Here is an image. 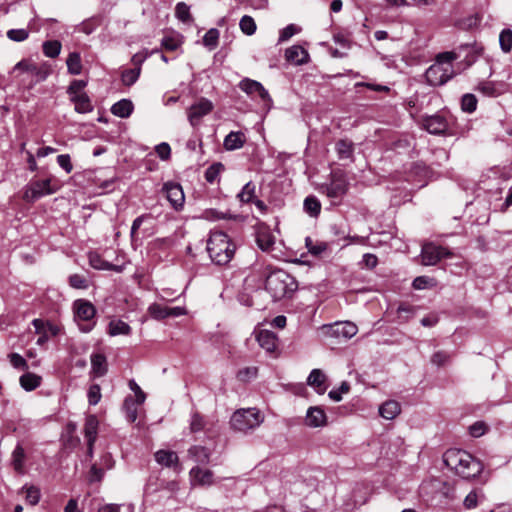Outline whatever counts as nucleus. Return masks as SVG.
Here are the masks:
<instances>
[{
	"mask_svg": "<svg viewBox=\"0 0 512 512\" xmlns=\"http://www.w3.org/2000/svg\"><path fill=\"white\" fill-rule=\"evenodd\" d=\"M138 404L132 397H127L124 401L126 417L130 422H135L138 417Z\"/></svg>",
	"mask_w": 512,
	"mask_h": 512,
	"instance_id": "40",
	"label": "nucleus"
},
{
	"mask_svg": "<svg viewBox=\"0 0 512 512\" xmlns=\"http://www.w3.org/2000/svg\"><path fill=\"white\" fill-rule=\"evenodd\" d=\"M89 263H90V265L93 268L98 269V270H115V271H119V269L115 265L109 263L108 261H105L97 253H90V255H89Z\"/></svg>",
	"mask_w": 512,
	"mask_h": 512,
	"instance_id": "35",
	"label": "nucleus"
},
{
	"mask_svg": "<svg viewBox=\"0 0 512 512\" xmlns=\"http://www.w3.org/2000/svg\"><path fill=\"white\" fill-rule=\"evenodd\" d=\"M107 372V360L105 355L94 353L91 355V373L95 377H102Z\"/></svg>",
	"mask_w": 512,
	"mask_h": 512,
	"instance_id": "25",
	"label": "nucleus"
},
{
	"mask_svg": "<svg viewBox=\"0 0 512 512\" xmlns=\"http://www.w3.org/2000/svg\"><path fill=\"white\" fill-rule=\"evenodd\" d=\"M182 44V36L177 33H172L163 37L161 45L168 51H175Z\"/></svg>",
	"mask_w": 512,
	"mask_h": 512,
	"instance_id": "36",
	"label": "nucleus"
},
{
	"mask_svg": "<svg viewBox=\"0 0 512 512\" xmlns=\"http://www.w3.org/2000/svg\"><path fill=\"white\" fill-rule=\"evenodd\" d=\"M224 170V165L220 162L209 166L205 171V179L209 183H214L219 174Z\"/></svg>",
	"mask_w": 512,
	"mask_h": 512,
	"instance_id": "47",
	"label": "nucleus"
},
{
	"mask_svg": "<svg viewBox=\"0 0 512 512\" xmlns=\"http://www.w3.org/2000/svg\"><path fill=\"white\" fill-rule=\"evenodd\" d=\"M30 73L36 77V82H41L47 79L51 73V69L48 65L37 66L33 64Z\"/></svg>",
	"mask_w": 512,
	"mask_h": 512,
	"instance_id": "48",
	"label": "nucleus"
},
{
	"mask_svg": "<svg viewBox=\"0 0 512 512\" xmlns=\"http://www.w3.org/2000/svg\"><path fill=\"white\" fill-rule=\"evenodd\" d=\"M350 389V386L347 382H342L340 387L337 390H331L328 393V396L331 400L335 402H339L342 399V394L347 393Z\"/></svg>",
	"mask_w": 512,
	"mask_h": 512,
	"instance_id": "57",
	"label": "nucleus"
},
{
	"mask_svg": "<svg viewBox=\"0 0 512 512\" xmlns=\"http://www.w3.org/2000/svg\"><path fill=\"white\" fill-rule=\"evenodd\" d=\"M452 255V252L447 248L435 245L433 243H427L423 245L421 251L422 264L424 265H435L441 259L448 258Z\"/></svg>",
	"mask_w": 512,
	"mask_h": 512,
	"instance_id": "10",
	"label": "nucleus"
},
{
	"mask_svg": "<svg viewBox=\"0 0 512 512\" xmlns=\"http://www.w3.org/2000/svg\"><path fill=\"white\" fill-rule=\"evenodd\" d=\"M148 312L151 317L156 320L165 319L168 317H178L185 314L183 307H169L161 304L154 303L149 306Z\"/></svg>",
	"mask_w": 512,
	"mask_h": 512,
	"instance_id": "14",
	"label": "nucleus"
},
{
	"mask_svg": "<svg viewBox=\"0 0 512 512\" xmlns=\"http://www.w3.org/2000/svg\"><path fill=\"white\" fill-rule=\"evenodd\" d=\"M348 181L342 171H333L328 184L321 186V191L331 199H340L348 191Z\"/></svg>",
	"mask_w": 512,
	"mask_h": 512,
	"instance_id": "8",
	"label": "nucleus"
},
{
	"mask_svg": "<svg viewBox=\"0 0 512 512\" xmlns=\"http://www.w3.org/2000/svg\"><path fill=\"white\" fill-rule=\"evenodd\" d=\"M301 28L295 24H289L279 32L278 43L288 41L292 36L298 34Z\"/></svg>",
	"mask_w": 512,
	"mask_h": 512,
	"instance_id": "49",
	"label": "nucleus"
},
{
	"mask_svg": "<svg viewBox=\"0 0 512 512\" xmlns=\"http://www.w3.org/2000/svg\"><path fill=\"white\" fill-rule=\"evenodd\" d=\"M154 457L155 461L161 466L174 468L177 472L182 470V467L179 465V457L174 451L161 449L155 453Z\"/></svg>",
	"mask_w": 512,
	"mask_h": 512,
	"instance_id": "17",
	"label": "nucleus"
},
{
	"mask_svg": "<svg viewBox=\"0 0 512 512\" xmlns=\"http://www.w3.org/2000/svg\"><path fill=\"white\" fill-rule=\"evenodd\" d=\"M206 248L213 263L226 265L234 257L236 244L225 232L211 231Z\"/></svg>",
	"mask_w": 512,
	"mask_h": 512,
	"instance_id": "2",
	"label": "nucleus"
},
{
	"mask_svg": "<svg viewBox=\"0 0 512 512\" xmlns=\"http://www.w3.org/2000/svg\"><path fill=\"white\" fill-rule=\"evenodd\" d=\"M175 15L183 23H191L193 21L190 14V7L184 2L176 4Z\"/></svg>",
	"mask_w": 512,
	"mask_h": 512,
	"instance_id": "42",
	"label": "nucleus"
},
{
	"mask_svg": "<svg viewBox=\"0 0 512 512\" xmlns=\"http://www.w3.org/2000/svg\"><path fill=\"white\" fill-rule=\"evenodd\" d=\"M98 419L95 415H88L84 425V436L86 441H96L98 433Z\"/></svg>",
	"mask_w": 512,
	"mask_h": 512,
	"instance_id": "30",
	"label": "nucleus"
},
{
	"mask_svg": "<svg viewBox=\"0 0 512 512\" xmlns=\"http://www.w3.org/2000/svg\"><path fill=\"white\" fill-rule=\"evenodd\" d=\"M70 100L74 103L75 111L78 113H88L93 110L91 100L86 93L79 96H72Z\"/></svg>",
	"mask_w": 512,
	"mask_h": 512,
	"instance_id": "32",
	"label": "nucleus"
},
{
	"mask_svg": "<svg viewBox=\"0 0 512 512\" xmlns=\"http://www.w3.org/2000/svg\"><path fill=\"white\" fill-rule=\"evenodd\" d=\"M305 244L308 249V252L314 256H320L328 248V245L326 242H323V241L314 242L310 237H307L305 239Z\"/></svg>",
	"mask_w": 512,
	"mask_h": 512,
	"instance_id": "39",
	"label": "nucleus"
},
{
	"mask_svg": "<svg viewBox=\"0 0 512 512\" xmlns=\"http://www.w3.org/2000/svg\"><path fill=\"white\" fill-rule=\"evenodd\" d=\"M462 110L468 113H472L477 108V99L473 94H465L461 100Z\"/></svg>",
	"mask_w": 512,
	"mask_h": 512,
	"instance_id": "53",
	"label": "nucleus"
},
{
	"mask_svg": "<svg viewBox=\"0 0 512 512\" xmlns=\"http://www.w3.org/2000/svg\"><path fill=\"white\" fill-rule=\"evenodd\" d=\"M241 31L246 35H253L256 32V23L254 19L248 15H244L239 23Z\"/></svg>",
	"mask_w": 512,
	"mask_h": 512,
	"instance_id": "46",
	"label": "nucleus"
},
{
	"mask_svg": "<svg viewBox=\"0 0 512 512\" xmlns=\"http://www.w3.org/2000/svg\"><path fill=\"white\" fill-rule=\"evenodd\" d=\"M86 85L87 82L84 80H73L67 89V93L69 94L70 99L72 98V96H79L81 94H85L83 90L86 87Z\"/></svg>",
	"mask_w": 512,
	"mask_h": 512,
	"instance_id": "54",
	"label": "nucleus"
},
{
	"mask_svg": "<svg viewBox=\"0 0 512 512\" xmlns=\"http://www.w3.org/2000/svg\"><path fill=\"white\" fill-rule=\"evenodd\" d=\"M167 200L175 210H181L185 202V195L179 183L167 182L163 185Z\"/></svg>",
	"mask_w": 512,
	"mask_h": 512,
	"instance_id": "13",
	"label": "nucleus"
},
{
	"mask_svg": "<svg viewBox=\"0 0 512 512\" xmlns=\"http://www.w3.org/2000/svg\"><path fill=\"white\" fill-rule=\"evenodd\" d=\"M286 60L296 65H303L309 61V54L300 45H293L285 51Z\"/></svg>",
	"mask_w": 512,
	"mask_h": 512,
	"instance_id": "20",
	"label": "nucleus"
},
{
	"mask_svg": "<svg viewBox=\"0 0 512 512\" xmlns=\"http://www.w3.org/2000/svg\"><path fill=\"white\" fill-rule=\"evenodd\" d=\"M129 388L135 393L134 401H136L138 404H143L145 399H146V395L141 390L139 385L134 380H130L129 381Z\"/></svg>",
	"mask_w": 512,
	"mask_h": 512,
	"instance_id": "63",
	"label": "nucleus"
},
{
	"mask_svg": "<svg viewBox=\"0 0 512 512\" xmlns=\"http://www.w3.org/2000/svg\"><path fill=\"white\" fill-rule=\"evenodd\" d=\"M188 458L197 464L206 465L210 462L211 451L201 445H193L187 451Z\"/></svg>",
	"mask_w": 512,
	"mask_h": 512,
	"instance_id": "21",
	"label": "nucleus"
},
{
	"mask_svg": "<svg viewBox=\"0 0 512 512\" xmlns=\"http://www.w3.org/2000/svg\"><path fill=\"white\" fill-rule=\"evenodd\" d=\"M68 73L79 75L82 72L81 56L78 52H71L66 60Z\"/></svg>",
	"mask_w": 512,
	"mask_h": 512,
	"instance_id": "33",
	"label": "nucleus"
},
{
	"mask_svg": "<svg viewBox=\"0 0 512 512\" xmlns=\"http://www.w3.org/2000/svg\"><path fill=\"white\" fill-rule=\"evenodd\" d=\"M263 416L256 408L239 409L231 417V426L239 432H247L260 426Z\"/></svg>",
	"mask_w": 512,
	"mask_h": 512,
	"instance_id": "5",
	"label": "nucleus"
},
{
	"mask_svg": "<svg viewBox=\"0 0 512 512\" xmlns=\"http://www.w3.org/2000/svg\"><path fill=\"white\" fill-rule=\"evenodd\" d=\"M42 377L32 373L26 372L19 378V384L25 391H33L41 385Z\"/></svg>",
	"mask_w": 512,
	"mask_h": 512,
	"instance_id": "26",
	"label": "nucleus"
},
{
	"mask_svg": "<svg viewBox=\"0 0 512 512\" xmlns=\"http://www.w3.org/2000/svg\"><path fill=\"white\" fill-rule=\"evenodd\" d=\"M335 150L340 160L353 161L354 144L348 139H340L335 144Z\"/></svg>",
	"mask_w": 512,
	"mask_h": 512,
	"instance_id": "24",
	"label": "nucleus"
},
{
	"mask_svg": "<svg viewBox=\"0 0 512 512\" xmlns=\"http://www.w3.org/2000/svg\"><path fill=\"white\" fill-rule=\"evenodd\" d=\"M12 464L18 474L25 473V451L20 444H17L12 452Z\"/></svg>",
	"mask_w": 512,
	"mask_h": 512,
	"instance_id": "31",
	"label": "nucleus"
},
{
	"mask_svg": "<svg viewBox=\"0 0 512 512\" xmlns=\"http://www.w3.org/2000/svg\"><path fill=\"white\" fill-rule=\"evenodd\" d=\"M257 368L256 367H246L238 371L237 378L240 381H249L252 378H255L257 375Z\"/></svg>",
	"mask_w": 512,
	"mask_h": 512,
	"instance_id": "59",
	"label": "nucleus"
},
{
	"mask_svg": "<svg viewBox=\"0 0 512 512\" xmlns=\"http://www.w3.org/2000/svg\"><path fill=\"white\" fill-rule=\"evenodd\" d=\"M450 359V354L445 351H437L431 357L432 364L440 367L445 365Z\"/></svg>",
	"mask_w": 512,
	"mask_h": 512,
	"instance_id": "58",
	"label": "nucleus"
},
{
	"mask_svg": "<svg viewBox=\"0 0 512 512\" xmlns=\"http://www.w3.org/2000/svg\"><path fill=\"white\" fill-rule=\"evenodd\" d=\"M101 399L100 386L97 384L91 385L88 390V401L90 405H96Z\"/></svg>",
	"mask_w": 512,
	"mask_h": 512,
	"instance_id": "61",
	"label": "nucleus"
},
{
	"mask_svg": "<svg viewBox=\"0 0 512 512\" xmlns=\"http://www.w3.org/2000/svg\"><path fill=\"white\" fill-rule=\"evenodd\" d=\"M189 479L192 486H210L214 483V474L210 469L197 465L189 471Z\"/></svg>",
	"mask_w": 512,
	"mask_h": 512,
	"instance_id": "15",
	"label": "nucleus"
},
{
	"mask_svg": "<svg viewBox=\"0 0 512 512\" xmlns=\"http://www.w3.org/2000/svg\"><path fill=\"white\" fill-rule=\"evenodd\" d=\"M108 333L111 336L129 335L131 327L122 320H112L108 326Z\"/></svg>",
	"mask_w": 512,
	"mask_h": 512,
	"instance_id": "34",
	"label": "nucleus"
},
{
	"mask_svg": "<svg viewBox=\"0 0 512 512\" xmlns=\"http://www.w3.org/2000/svg\"><path fill=\"white\" fill-rule=\"evenodd\" d=\"M257 244L261 250L269 251L274 245V238L267 232L258 233Z\"/></svg>",
	"mask_w": 512,
	"mask_h": 512,
	"instance_id": "50",
	"label": "nucleus"
},
{
	"mask_svg": "<svg viewBox=\"0 0 512 512\" xmlns=\"http://www.w3.org/2000/svg\"><path fill=\"white\" fill-rule=\"evenodd\" d=\"M255 196V185L252 182L246 183L242 190L237 194L238 199L242 203H249Z\"/></svg>",
	"mask_w": 512,
	"mask_h": 512,
	"instance_id": "45",
	"label": "nucleus"
},
{
	"mask_svg": "<svg viewBox=\"0 0 512 512\" xmlns=\"http://www.w3.org/2000/svg\"><path fill=\"white\" fill-rule=\"evenodd\" d=\"M499 45L504 53H509L512 49V30L503 29L499 35Z\"/></svg>",
	"mask_w": 512,
	"mask_h": 512,
	"instance_id": "43",
	"label": "nucleus"
},
{
	"mask_svg": "<svg viewBox=\"0 0 512 512\" xmlns=\"http://www.w3.org/2000/svg\"><path fill=\"white\" fill-rule=\"evenodd\" d=\"M140 72L141 67L124 70L121 75L122 83L126 86L133 85L138 80Z\"/></svg>",
	"mask_w": 512,
	"mask_h": 512,
	"instance_id": "44",
	"label": "nucleus"
},
{
	"mask_svg": "<svg viewBox=\"0 0 512 512\" xmlns=\"http://www.w3.org/2000/svg\"><path fill=\"white\" fill-rule=\"evenodd\" d=\"M305 423L312 428L325 426L327 423L325 411L319 406L310 407L306 413Z\"/></svg>",
	"mask_w": 512,
	"mask_h": 512,
	"instance_id": "18",
	"label": "nucleus"
},
{
	"mask_svg": "<svg viewBox=\"0 0 512 512\" xmlns=\"http://www.w3.org/2000/svg\"><path fill=\"white\" fill-rule=\"evenodd\" d=\"M239 88L251 98L258 97L266 110H270L272 107V98L260 82L250 78H244L239 82Z\"/></svg>",
	"mask_w": 512,
	"mask_h": 512,
	"instance_id": "9",
	"label": "nucleus"
},
{
	"mask_svg": "<svg viewBox=\"0 0 512 512\" xmlns=\"http://www.w3.org/2000/svg\"><path fill=\"white\" fill-rule=\"evenodd\" d=\"M75 320L78 322L82 332H89L94 326L96 309L94 305L85 299H78L73 303Z\"/></svg>",
	"mask_w": 512,
	"mask_h": 512,
	"instance_id": "7",
	"label": "nucleus"
},
{
	"mask_svg": "<svg viewBox=\"0 0 512 512\" xmlns=\"http://www.w3.org/2000/svg\"><path fill=\"white\" fill-rule=\"evenodd\" d=\"M57 163L67 174L72 172L73 165L71 163V158L69 154L58 155Z\"/></svg>",
	"mask_w": 512,
	"mask_h": 512,
	"instance_id": "60",
	"label": "nucleus"
},
{
	"mask_svg": "<svg viewBox=\"0 0 512 512\" xmlns=\"http://www.w3.org/2000/svg\"><path fill=\"white\" fill-rule=\"evenodd\" d=\"M133 109L134 105L131 100L122 99L112 105L111 112L117 117L127 118L132 114Z\"/></svg>",
	"mask_w": 512,
	"mask_h": 512,
	"instance_id": "27",
	"label": "nucleus"
},
{
	"mask_svg": "<svg viewBox=\"0 0 512 512\" xmlns=\"http://www.w3.org/2000/svg\"><path fill=\"white\" fill-rule=\"evenodd\" d=\"M213 107V103L206 98H201L198 102L191 105L187 112L191 126L197 127L201 119L208 115L213 110Z\"/></svg>",
	"mask_w": 512,
	"mask_h": 512,
	"instance_id": "11",
	"label": "nucleus"
},
{
	"mask_svg": "<svg viewBox=\"0 0 512 512\" xmlns=\"http://www.w3.org/2000/svg\"><path fill=\"white\" fill-rule=\"evenodd\" d=\"M457 59L454 52H443L437 55L435 62L426 70L425 78L432 86H441L455 74L453 61Z\"/></svg>",
	"mask_w": 512,
	"mask_h": 512,
	"instance_id": "3",
	"label": "nucleus"
},
{
	"mask_svg": "<svg viewBox=\"0 0 512 512\" xmlns=\"http://www.w3.org/2000/svg\"><path fill=\"white\" fill-rule=\"evenodd\" d=\"M29 36L27 29H10L7 31V37L15 42H22Z\"/></svg>",
	"mask_w": 512,
	"mask_h": 512,
	"instance_id": "56",
	"label": "nucleus"
},
{
	"mask_svg": "<svg viewBox=\"0 0 512 512\" xmlns=\"http://www.w3.org/2000/svg\"><path fill=\"white\" fill-rule=\"evenodd\" d=\"M445 465L463 479H472L483 471V464L461 449H448L443 455Z\"/></svg>",
	"mask_w": 512,
	"mask_h": 512,
	"instance_id": "1",
	"label": "nucleus"
},
{
	"mask_svg": "<svg viewBox=\"0 0 512 512\" xmlns=\"http://www.w3.org/2000/svg\"><path fill=\"white\" fill-rule=\"evenodd\" d=\"M294 279L283 270L271 272L265 282V289L272 296L274 301L287 297L295 290Z\"/></svg>",
	"mask_w": 512,
	"mask_h": 512,
	"instance_id": "4",
	"label": "nucleus"
},
{
	"mask_svg": "<svg viewBox=\"0 0 512 512\" xmlns=\"http://www.w3.org/2000/svg\"><path fill=\"white\" fill-rule=\"evenodd\" d=\"M307 384L313 387L318 394H324L328 388L327 377L320 369H313L310 372Z\"/></svg>",
	"mask_w": 512,
	"mask_h": 512,
	"instance_id": "19",
	"label": "nucleus"
},
{
	"mask_svg": "<svg viewBox=\"0 0 512 512\" xmlns=\"http://www.w3.org/2000/svg\"><path fill=\"white\" fill-rule=\"evenodd\" d=\"M7 358L13 368L18 369V370H27L28 369L27 361L20 354L10 353V354H8Z\"/></svg>",
	"mask_w": 512,
	"mask_h": 512,
	"instance_id": "52",
	"label": "nucleus"
},
{
	"mask_svg": "<svg viewBox=\"0 0 512 512\" xmlns=\"http://www.w3.org/2000/svg\"><path fill=\"white\" fill-rule=\"evenodd\" d=\"M478 90L489 97H497L506 91L504 82L484 81L479 83Z\"/></svg>",
	"mask_w": 512,
	"mask_h": 512,
	"instance_id": "22",
	"label": "nucleus"
},
{
	"mask_svg": "<svg viewBox=\"0 0 512 512\" xmlns=\"http://www.w3.org/2000/svg\"><path fill=\"white\" fill-rule=\"evenodd\" d=\"M21 491L25 493V499L30 505L34 506L39 503L41 493L38 487L25 485L22 487Z\"/></svg>",
	"mask_w": 512,
	"mask_h": 512,
	"instance_id": "38",
	"label": "nucleus"
},
{
	"mask_svg": "<svg viewBox=\"0 0 512 512\" xmlns=\"http://www.w3.org/2000/svg\"><path fill=\"white\" fill-rule=\"evenodd\" d=\"M58 188L56 180L53 177L31 180L25 187L23 199L27 202H34L44 196L55 193Z\"/></svg>",
	"mask_w": 512,
	"mask_h": 512,
	"instance_id": "6",
	"label": "nucleus"
},
{
	"mask_svg": "<svg viewBox=\"0 0 512 512\" xmlns=\"http://www.w3.org/2000/svg\"><path fill=\"white\" fill-rule=\"evenodd\" d=\"M400 412V405L394 400L386 401L379 407V414L387 420L394 419Z\"/></svg>",
	"mask_w": 512,
	"mask_h": 512,
	"instance_id": "29",
	"label": "nucleus"
},
{
	"mask_svg": "<svg viewBox=\"0 0 512 512\" xmlns=\"http://www.w3.org/2000/svg\"><path fill=\"white\" fill-rule=\"evenodd\" d=\"M487 426L484 422L478 421L469 427V433L472 437H480L485 434Z\"/></svg>",
	"mask_w": 512,
	"mask_h": 512,
	"instance_id": "62",
	"label": "nucleus"
},
{
	"mask_svg": "<svg viewBox=\"0 0 512 512\" xmlns=\"http://www.w3.org/2000/svg\"><path fill=\"white\" fill-rule=\"evenodd\" d=\"M69 284L71 287L76 289H84L87 287L86 279L79 274L71 275L69 277Z\"/></svg>",
	"mask_w": 512,
	"mask_h": 512,
	"instance_id": "64",
	"label": "nucleus"
},
{
	"mask_svg": "<svg viewBox=\"0 0 512 512\" xmlns=\"http://www.w3.org/2000/svg\"><path fill=\"white\" fill-rule=\"evenodd\" d=\"M257 341L269 353L274 352L277 348V336L269 330H261L257 335Z\"/></svg>",
	"mask_w": 512,
	"mask_h": 512,
	"instance_id": "23",
	"label": "nucleus"
},
{
	"mask_svg": "<svg viewBox=\"0 0 512 512\" xmlns=\"http://www.w3.org/2000/svg\"><path fill=\"white\" fill-rule=\"evenodd\" d=\"M204 426L205 422L203 417L197 412L193 413L190 420V431L192 433L200 432L203 430Z\"/></svg>",
	"mask_w": 512,
	"mask_h": 512,
	"instance_id": "55",
	"label": "nucleus"
},
{
	"mask_svg": "<svg viewBox=\"0 0 512 512\" xmlns=\"http://www.w3.org/2000/svg\"><path fill=\"white\" fill-rule=\"evenodd\" d=\"M423 128L430 134H442L447 128L448 124L446 119L438 114L426 116L422 119Z\"/></svg>",
	"mask_w": 512,
	"mask_h": 512,
	"instance_id": "16",
	"label": "nucleus"
},
{
	"mask_svg": "<svg viewBox=\"0 0 512 512\" xmlns=\"http://www.w3.org/2000/svg\"><path fill=\"white\" fill-rule=\"evenodd\" d=\"M245 143V135L242 132H230L224 139L223 145L226 150L240 149Z\"/></svg>",
	"mask_w": 512,
	"mask_h": 512,
	"instance_id": "28",
	"label": "nucleus"
},
{
	"mask_svg": "<svg viewBox=\"0 0 512 512\" xmlns=\"http://www.w3.org/2000/svg\"><path fill=\"white\" fill-rule=\"evenodd\" d=\"M304 210L311 217H317L321 211V204L319 200L314 196H308L304 200Z\"/></svg>",
	"mask_w": 512,
	"mask_h": 512,
	"instance_id": "37",
	"label": "nucleus"
},
{
	"mask_svg": "<svg viewBox=\"0 0 512 512\" xmlns=\"http://www.w3.org/2000/svg\"><path fill=\"white\" fill-rule=\"evenodd\" d=\"M323 329L326 330L328 335L343 339L352 338L358 331L357 326L350 321L335 322L334 324L323 326Z\"/></svg>",
	"mask_w": 512,
	"mask_h": 512,
	"instance_id": "12",
	"label": "nucleus"
},
{
	"mask_svg": "<svg viewBox=\"0 0 512 512\" xmlns=\"http://www.w3.org/2000/svg\"><path fill=\"white\" fill-rule=\"evenodd\" d=\"M61 43L57 40L45 41L43 43V53L46 57L55 58L61 52Z\"/></svg>",
	"mask_w": 512,
	"mask_h": 512,
	"instance_id": "41",
	"label": "nucleus"
},
{
	"mask_svg": "<svg viewBox=\"0 0 512 512\" xmlns=\"http://www.w3.org/2000/svg\"><path fill=\"white\" fill-rule=\"evenodd\" d=\"M218 39L219 31L212 28L205 33L203 37V44L210 49H214L218 44Z\"/></svg>",
	"mask_w": 512,
	"mask_h": 512,
	"instance_id": "51",
	"label": "nucleus"
}]
</instances>
